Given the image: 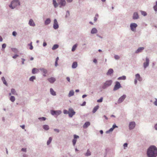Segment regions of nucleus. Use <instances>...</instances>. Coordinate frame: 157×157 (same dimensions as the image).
Listing matches in <instances>:
<instances>
[{
  "label": "nucleus",
  "mask_w": 157,
  "mask_h": 157,
  "mask_svg": "<svg viewBox=\"0 0 157 157\" xmlns=\"http://www.w3.org/2000/svg\"><path fill=\"white\" fill-rule=\"evenodd\" d=\"M12 51L15 52H17V49L15 48H13L12 49Z\"/></svg>",
  "instance_id": "55"
},
{
  "label": "nucleus",
  "mask_w": 157,
  "mask_h": 157,
  "mask_svg": "<svg viewBox=\"0 0 157 157\" xmlns=\"http://www.w3.org/2000/svg\"><path fill=\"white\" fill-rule=\"evenodd\" d=\"M22 61V64H24V61H25V59L23 58H21Z\"/></svg>",
  "instance_id": "59"
},
{
  "label": "nucleus",
  "mask_w": 157,
  "mask_h": 157,
  "mask_svg": "<svg viewBox=\"0 0 157 157\" xmlns=\"http://www.w3.org/2000/svg\"><path fill=\"white\" fill-rule=\"evenodd\" d=\"M126 97V96L125 94L123 95L118 100L117 102L118 103L120 104L122 102L124 99Z\"/></svg>",
  "instance_id": "10"
},
{
  "label": "nucleus",
  "mask_w": 157,
  "mask_h": 157,
  "mask_svg": "<svg viewBox=\"0 0 157 157\" xmlns=\"http://www.w3.org/2000/svg\"><path fill=\"white\" fill-rule=\"evenodd\" d=\"M57 1L59 5L60 8L64 7L66 5V2L65 0H57Z\"/></svg>",
  "instance_id": "5"
},
{
  "label": "nucleus",
  "mask_w": 157,
  "mask_h": 157,
  "mask_svg": "<svg viewBox=\"0 0 157 157\" xmlns=\"http://www.w3.org/2000/svg\"><path fill=\"white\" fill-rule=\"evenodd\" d=\"M74 90H71L69 91V92L68 94V97H70L74 95Z\"/></svg>",
  "instance_id": "24"
},
{
  "label": "nucleus",
  "mask_w": 157,
  "mask_h": 157,
  "mask_svg": "<svg viewBox=\"0 0 157 157\" xmlns=\"http://www.w3.org/2000/svg\"><path fill=\"white\" fill-rule=\"evenodd\" d=\"M114 57V58L116 60L119 59L120 58V57L119 56L117 55H115Z\"/></svg>",
  "instance_id": "44"
},
{
  "label": "nucleus",
  "mask_w": 157,
  "mask_h": 157,
  "mask_svg": "<svg viewBox=\"0 0 157 157\" xmlns=\"http://www.w3.org/2000/svg\"><path fill=\"white\" fill-rule=\"evenodd\" d=\"M47 43L46 42H44L43 43V46L44 47H45L47 45Z\"/></svg>",
  "instance_id": "60"
},
{
  "label": "nucleus",
  "mask_w": 157,
  "mask_h": 157,
  "mask_svg": "<svg viewBox=\"0 0 157 157\" xmlns=\"http://www.w3.org/2000/svg\"><path fill=\"white\" fill-rule=\"evenodd\" d=\"M117 127L118 126H117L115 124H113V125L112 126V127L110 129H109V130L106 131V133H108L110 132H112L115 128Z\"/></svg>",
  "instance_id": "13"
},
{
  "label": "nucleus",
  "mask_w": 157,
  "mask_h": 157,
  "mask_svg": "<svg viewBox=\"0 0 157 157\" xmlns=\"http://www.w3.org/2000/svg\"><path fill=\"white\" fill-rule=\"evenodd\" d=\"M113 83L112 80H106L103 82L101 86V88L103 89H106L108 87L110 86Z\"/></svg>",
  "instance_id": "2"
},
{
  "label": "nucleus",
  "mask_w": 157,
  "mask_h": 157,
  "mask_svg": "<svg viewBox=\"0 0 157 157\" xmlns=\"http://www.w3.org/2000/svg\"><path fill=\"white\" fill-rule=\"evenodd\" d=\"M77 63L76 62H74L72 63V68L73 69L77 67Z\"/></svg>",
  "instance_id": "25"
},
{
  "label": "nucleus",
  "mask_w": 157,
  "mask_h": 157,
  "mask_svg": "<svg viewBox=\"0 0 157 157\" xmlns=\"http://www.w3.org/2000/svg\"><path fill=\"white\" fill-rule=\"evenodd\" d=\"M75 113L74 109L72 108H70L69 109L68 115L69 117H72Z\"/></svg>",
  "instance_id": "7"
},
{
  "label": "nucleus",
  "mask_w": 157,
  "mask_h": 157,
  "mask_svg": "<svg viewBox=\"0 0 157 157\" xmlns=\"http://www.w3.org/2000/svg\"><path fill=\"white\" fill-rule=\"evenodd\" d=\"M66 79H67V81H68L69 82H70V78H69V77H67L66 78Z\"/></svg>",
  "instance_id": "63"
},
{
  "label": "nucleus",
  "mask_w": 157,
  "mask_h": 157,
  "mask_svg": "<svg viewBox=\"0 0 157 157\" xmlns=\"http://www.w3.org/2000/svg\"><path fill=\"white\" fill-rule=\"evenodd\" d=\"M32 42H31L29 44H28V45L29 46V49L31 50H32L33 49V47L32 45Z\"/></svg>",
  "instance_id": "38"
},
{
  "label": "nucleus",
  "mask_w": 157,
  "mask_h": 157,
  "mask_svg": "<svg viewBox=\"0 0 157 157\" xmlns=\"http://www.w3.org/2000/svg\"><path fill=\"white\" fill-rule=\"evenodd\" d=\"M6 44L4 43V44H3L2 45V49H4L6 48Z\"/></svg>",
  "instance_id": "47"
},
{
  "label": "nucleus",
  "mask_w": 157,
  "mask_h": 157,
  "mask_svg": "<svg viewBox=\"0 0 157 157\" xmlns=\"http://www.w3.org/2000/svg\"><path fill=\"white\" fill-rule=\"evenodd\" d=\"M137 26V25L136 23H132L130 26L131 29L132 31H134L136 30V28Z\"/></svg>",
  "instance_id": "8"
},
{
  "label": "nucleus",
  "mask_w": 157,
  "mask_h": 157,
  "mask_svg": "<svg viewBox=\"0 0 157 157\" xmlns=\"http://www.w3.org/2000/svg\"><path fill=\"white\" fill-rule=\"evenodd\" d=\"M147 154L148 157H156L157 148L154 145L150 146L147 149Z\"/></svg>",
  "instance_id": "1"
},
{
  "label": "nucleus",
  "mask_w": 157,
  "mask_h": 157,
  "mask_svg": "<svg viewBox=\"0 0 157 157\" xmlns=\"http://www.w3.org/2000/svg\"><path fill=\"white\" fill-rule=\"evenodd\" d=\"M74 139H76L79 138V136H77L76 135H74Z\"/></svg>",
  "instance_id": "49"
},
{
  "label": "nucleus",
  "mask_w": 157,
  "mask_h": 157,
  "mask_svg": "<svg viewBox=\"0 0 157 157\" xmlns=\"http://www.w3.org/2000/svg\"><path fill=\"white\" fill-rule=\"evenodd\" d=\"M18 56H19L17 54H15L14 56H13L12 57L13 59H15V58H17V57H18Z\"/></svg>",
  "instance_id": "56"
},
{
  "label": "nucleus",
  "mask_w": 157,
  "mask_h": 157,
  "mask_svg": "<svg viewBox=\"0 0 157 157\" xmlns=\"http://www.w3.org/2000/svg\"><path fill=\"white\" fill-rule=\"evenodd\" d=\"M113 72V69L110 68L108 70V72L106 73V75H111Z\"/></svg>",
  "instance_id": "16"
},
{
  "label": "nucleus",
  "mask_w": 157,
  "mask_h": 157,
  "mask_svg": "<svg viewBox=\"0 0 157 157\" xmlns=\"http://www.w3.org/2000/svg\"><path fill=\"white\" fill-rule=\"evenodd\" d=\"M20 2L18 0H14L11 2L10 4L9 5V7L11 9H13L17 6L20 5Z\"/></svg>",
  "instance_id": "3"
},
{
  "label": "nucleus",
  "mask_w": 157,
  "mask_h": 157,
  "mask_svg": "<svg viewBox=\"0 0 157 157\" xmlns=\"http://www.w3.org/2000/svg\"><path fill=\"white\" fill-rule=\"evenodd\" d=\"M155 101L154 102V104L156 106H157V99L156 98H155Z\"/></svg>",
  "instance_id": "53"
},
{
  "label": "nucleus",
  "mask_w": 157,
  "mask_h": 157,
  "mask_svg": "<svg viewBox=\"0 0 157 157\" xmlns=\"http://www.w3.org/2000/svg\"><path fill=\"white\" fill-rule=\"evenodd\" d=\"M54 131L58 133L60 131L59 129L56 128L54 129Z\"/></svg>",
  "instance_id": "54"
},
{
  "label": "nucleus",
  "mask_w": 157,
  "mask_h": 157,
  "mask_svg": "<svg viewBox=\"0 0 157 157\" xmlns=\"http://www.w3.org/2000/svg\"><path fill=\"white\" fill-rule=\"evenodd\" d=\"M136 79L138 80L139 81H142V78L140 76L139 74H137L135 75Z\"/></svg>",
  "instance_id": "18"
},
{
  "label": "nucleus",
  "mask_w": 157,
  "mask_h": 157,
  "mask_svg": "<svg viewBox=\"0 0 157 157\" xmlns=\"http://www.w3.org/2000/svg\"><path fill=\"white\" fill-rule=\"evenodd\" d=\"M128 144L127 143H125L123 145V146L124 148L125 149V147H127L128 146Z\"/></svg>",
  "instance_id": "52"
},
{
  "label": "nucleus",
  "mask_w": 157,
  "mask_h": 157,
  "mask_svg": "<svg viewBox=\"0 0 157 157\" xmlns=\"http://www.w3.org/2000/svg\"><path fill=\"white\" fill-rule=\"evenodd\" d=\"M36 79V77L35 76H32L29 79V80L30 81L33 82L34 80Z\"/></svg>",
  "instance_id": "39"
},
{
  "label": "nucleus",
  "mask_w": 157,
  "mask_h": 157,
  "mask_svg": "<svg viewBox=\"0 0 157 157\" xmlns=\"http://www.w3.org/2000/svg\"><path fill=\"white\" fill-rule=\"evenodd\" d=\"M153 8L154 10L156 12L157 11V6L156 5H155V6H154Z\"/></svg>",
  "instance_id": "50"
},
{
  "label": "nucleus",
  "mask_w": 157,
  "mask_h": 157,
  "mask_svg": "<svg viewBox=\"0 0 157 157\" xmlns=\"http://www.w3.org/2000/svg\"><path fill=\"white\" fill-rule=\"evenodd\" d=\"M3 82V83L6 86H7L8 84L6 81L5 78L4 77H2L1 78Z\"/></svg>",
  "instance_id": "30"
},
{
  "label": "nucleus",
  "mask_w": 157,
  "mask_h": 157,
  "mask_svg": "<svg viewBox=\"0 0 157 157\" xmlns=\"http://www.w3.org/2000/svg\"><path fill=\"white\" fill-rule=\"evenodd\" d=\"M10 100L12 102H13L15 101V98L14 96H11L10 98Z\"/></svg>",
  "instance_id": "36"
},
{
  "label": "nucleus",
  "mask_w": 157,
  "mask_h": 157,
  "mask_svg": "<svg viewBox=\"0 0 157 157\" xmlns=\"http://www.w3.org/2000/svg\"><path fill=\"white\" fill-rule=\"evenodd\" d=\"M103 100V98L102 97H101L100 99L97 100V102H101Z\"/></svg>",
  "instance_id": "43"
},
{
  "label": "nucleus",
  "mask_w": 157,
  "mask_h": 157,
  "mask_svg": "<svg viewBox=\"0 0 157 157\" xmlns=\"http://www.w3.org/2000/svg\"><path fill=\"white\" fill-rule=\"evenodd\" d=\"M40 71H42L45 74H47L48 72L47 70L46 69H44V68H40Z\"/></svg>",
  "instance_id": "28"
},
{
  "label": "nucleus",
  "mask_w": 157,
  "mask_h": 157,
  "mask_svg": "<svg viewBox=\"0 0 157 157\" xmlns=\"http://www.w3.org/2000/svg\"><path fill=\"white\" fill-rule=\"evenodd\" d=\"M149 63V58L147 57L146 58V62H144L143 63L144 67V69L146 68L148 66Z\"/></svg>",
  "instance_id": "9"
},
{
  "label": "nucleus",
  "mask_w": 157,
  "mask_h": 157,
  "mask_svg": "<svg viewBox=\"0 0 157 157\" xmlns=\"http://www.w3.org/2000/svg\"><path fill=\"white\" fill-rule=\"evenodd\" d=\"M136 124L135 122H130L129 124V129L130 130L133 129L135 126Z\"/></svg>",
  "instance_id": "12"
},
{
  "label": "nucleus",
  "mask_w": 157,
  "mask_h": 157,
  "mask_svg": "<svg viewBox=\"0 0 157 157\" xmlns=\"http://www.w3.org/2000/svg\"><path fill=\"white\" fill-rule=\"evenodd\" d=\"M29 25L32 26H34L35 25V23L32 19H30L29 22Z\"/></svg>",
  "instance_id": "19"
},
{
  "label": "nucleus",
  "mask_w": 157,
  "mask_h": 157,
  "mask_svg": "<svg viewBox=\"0 0 157 157\" xmlns=\"http://www.w3.org/2000/svg\"><path fill=\"white\" fill-rule=\"evenodd\" d=\"M38 119L40 121H44L46 120V118L44 117H39Z\"/></svg>",
  "instance_id": "42"
},
{
  "label": "nucleus",
  "mask_w": 157,
  "mask_h": 157,
  "mask_svg": "<svg viewBox=\"0 0 157 157\" xmlns=\"http://www.w3.org/2000/svg\"><path fill=\"white\" fill-rule=\"evenodd\" d=\"M59 26L57 20L55 19L54 20L53 27L55 29H57L59 28Z\"/></svg>",
  "instance_id": "11"
},
{
  "label": "nucleus",
  "mask_w": 157,
  "mask_h": 157,
  "mask_svg": "<svg viewBox=\"0 0 157 157\" xmlns=\"http://www.w3.org/2000/svg\"><path fill=\"white\" fill-rule=\"evenodd\" d=\"M36 70L38 71V70L36 68H33L32 70V73L33 74H35L37 73L36 72Z\"/></svg>",
  "instance_id": "41"
},
{
  "label": "nucleus",
  "mask_w": 157,
  "mask_h": 157,
  "mask_svg": "<svg viewBox=\"0 0 157 157\" xmlns=\"http://www.w3.org/2000/svg\"><path fill=\"white\" fill-rule=\"evenodd\" d=\"M76 141H77L75 139H73L72 142L73 145L74 146L76 142Z\"/></svg>",
  "instance_id": "45"
},
{
  "label": "nucleus",
  "mask_w": 157,
  "mask_h": 157,
  "mask_svg": "<svg viewBox=\"0 0 157 157\" xmlns=\"http://www.w3.org/2000/svg\"><path fill=\"white\" fill-rule=\"evenodd\" d=\"M11 92L12 94L14 95H17V93L15 90L13 88H12L11 89Z\"/></svg>",
  "instance_id": "31"
},
{
  "label": "nucleus",
  "mask_w": 157,
  "mask_h": 157,
  "mask_svg": "<svg viewBox=\"0 0 157 157\" xmlns=\"http://www.w3.org/2000/svg\"><path fill=\"white\" fill-rule=\"evenodd\" d=\"M90 125V123L89 121L86 122L83 126V127L84 128H87Z\"/></svg>",
  "instance_id": "20"
},
{
  "label": "nucleus",
  "mask_w": 157,
  "mask_h": 157,
  "mask_svg": "<svg viewBox=\"0 0 157 157\" xmlns=\"http://www.w3.org/2000/svg\"><path fill=\"white\" fill-rule=\"evenodd\" d=\"M99 108V106L98 105H97L95 106L93 109L92 112L93 113H95L96 111Z\"/></svg>",
  "instance_id": "29"
},
{
  "label": "nucleus",
  "mask_w": 157,
  "mask_h": 157,
  "mask_svg": "<svg viewBox=\"0 0 157 157\" xmlns=\"http://www.w3.org/2000/svg\"><path fill=\"white\" fill-rule=\"evenodd\" d=\"M70 15V13L69 12L68 10H67L66 12V14L65 16L66 17H68Z\"/></svg>",
  "instance_id": "48"
},
{
  "label": "nucleus",
  "mask_w": 157,
  "mask_h": 157,
  "mask_svg": "<svg viewBox=\"0 0 157 157\" xmlns=\"http://www.w3.org/2000/svg\"><path fill=\"white\" fill-rule=\"evenodd\" d=\"M97 32H98L97 30L95 28H92L91 31V33L92 34H94L96 33H97Z\"/></svg>",
  "instance_id": "21"
},
{
  "label": "nucleus",
  "mask_w": 157,
  "mask_h": 157,
  "mask_svg": "<svg viewBox=\"0 0 157 157\" xmlns=\"http://www.w3.org/2000/svg\"><path fill=\"white\" fill-rule=\"evenodd\" d=\"M77 45H78L77 44H75L73 46L72 49H71L72 51L74 52L76 48H77Z\"/></svg>",
  "instance_id": "34"
},
{
  "label": "nucleus",
  "mask_w": 157,
  "mask_h": 157,
  "mask_svg": "<svg viewBox=\"0 0 157 157\" xmlns=\"http://www.w3.org/2000/svg\"><path fill=\"white\" fill-rule=\"evenodd\" d=\"M63 112L64 114H68L69 110L68 111L66 109H64L63 110Z\"/></svg>",
  "instance_id": "46"
},
{
  "label": "nucleus",
  "mask_w": 157,
  "mask_h": 157,
  "mask_svg": "<svg viewBox=\"0 0 157 157\" xmlns=\"http://www.w3.org/2000/svg\"><path fill=\"white\" fill-rule=\"evenodd\" d=\"M139 18V16L138 13L137 12H134L133 15L132 19L133 20H136Z\"/></svg>",
  "instance_id": "15"
},
{
  "label": "nucleus",
  "mask_w": 157,
  "mask_h": 157,
  "mask_svg": "<svg viewBox=\"0 0 157 157\" xmlns=\"http://www.w3.org/2000/svg\"><path fill=\"white\" fill-rule=\"evenodd\" d=\"M21 151H22L26 152V149L25 148H22L21 149Z\"/></svg>",
  "instance_id": "57"
},
{
  "label": "nucleus",
  "mask_w": 157,
  "mask_h": 157,
  "mask_svg": "<svg viewBox=\"0 0 157 157\" xmlns=\"http://www.w3.org/2000/svg\"><path fill=\"white\" fill-rule=\"evenodd\" d=\"M51 21L50 18H47L45 21L44 24L45 25H47L50 23Z\"/></svg>",
  "instance_id": "23"
},
{
  "label": "nucleus",
  "mask_w": 157,
  "mask_h": 157,
  "mask_svg": "<svg viewBox=\"0 0 157 157\" xmlns=\"http://www.w3.org/2000/svg\"><path fill=\"white\" fill-rule=\"evenodd\" d=\"M17 34V33L15 31H13L12 33V35L13 36H16Z\"/></svg>",
  "instance_id": "51"
},
{
  "label": "nucleus",
  "mask_w": 157,
  "mask_h": 157,
  "mask_svg": "<svg viewBox=\"0 0 157 157\" xmlns=\"http://www.w3.org/2000/svg\"><path fill=\"white\" fill-rule=\"evenodd\" d=\"M52 138L51 137H49L48 140L47 141V144L48 145L52 142Z\"/></svg>",
  "instance_id": "33"
},
{
  "label": "nucleus",
  "mask_w": 157,
  "mask_h": 157,
  "mask_svg": "<svg viewBox=\"0 0 157 157\" xmlns=\"http://www.w3.org/2000/svg\"><path fill=\"white\" fill-rule=\"evenodd\" d=\"M53 2V4L54 5V7L55 8H56L57 7L58 5L59 4L56 1V0H53L52 1Z\"/></svg>",
  "instance_id": "22"
},
{
  "label": "nucleus",
  "mask_w": 157,
  "mask_h": 157,
  "mask_svg": "<svg viewBox=\"0 0 157 157\" xmlns=\"http://www.w3.org/2000/svg\"><path fill=\"white\" fill-rule=\"evenodd\" d=\"M43 128L45 130L47 131L49 129V127L48 125H44L43 126Z\"/></svg>",
  "instance_id": "27"
},
{
  "label": "nucleus",
  "mask_w": 157,
  "mask_h": 157,
  "mask_svg": "<svg viewBox=\"0 0 157 157\" xmlns=\"http://www.w3.org/2000/svg\"><path fill=\"white\" fill-rule=\"evenodd\" d=\"M58 65V62H57L56 61H55V66H56V67Z\"/></svg>",
  "instance_id": "62"
},
{
  "label": "nucleus",
  "mask_w": 157,
  "mask_h": 157,
  "mask_svg": "<svg viewBox=\"0 0 157 157\" xmlns=\"http://www.w3.org/2000/svg\"><path fill=\"white\" fill-rule=\"evenodd\" d=\"M48 81L51 83H53L56 80L55 78L54 77H51L48 79Z\"/></svg>",
  "instance_id": "17"
},
{
  "label": "nucleus",
  "mask_w": 157,
  "mask_h": 157,
  "mask_svg": "<svg viewBox=\"0 0 157 157\" xmlns=\"http://www.w3.org/2000/svg\"><path fill=\"white\" fill-rule=\"evenodd\" d=\"M62 112L61 110H52L51 111V113L52 115H56L58 116Z\"/></svg>",
  "instance_id": "6"
},
{
  "label": "nucleus",
  "mask_w": 157,
  "mask_h": 157,
  "mask_svg": "<svg viewBox=\"0 0 157 157\" xmlns=\"http://www.w3.org/2000/svg\"><path fill=\"white\" fill-rule=\"evenodd\" d=\"M91 153L90 152V151L89 149H88L87 151L86 152L85 154V155L86 156H89L91 155Z\"/></svg>",
  "instance_id": "35"
},
{
  "label": "nucleus",
  "mask_w": 157,
  "mask_h": 157,
  "mask_svg": "<svg viewBox=\"0 0 157 157\" xmlns=\"http://www.w3.org/2000/svg\"><path fill=\"white\" fill-rule=\"evenodd\" d=\"M86 102L84 101L83 103L81 105L82 106H84L86 105Z\"/></svg>",
  "instance_id": "58"
},
{
  "label": "nucleus",
  "mask_w": 157,
  "mask_h": 157,
  "mask_svg": "<svg viewBox=\"0 0 157 157\" xmlns=\"http://www.w3.org/2000/svg\"><path fill=\"white\" fill-rule=\"evenodd\" d=\"M140 12H141V14L142 15H143L144 16H145L147 15V13L146 12L142 10Z\"/></svg>",
  "instance_id": "40"
},
{
  "label": "nucleus",
  "mask_w": 157,
  "mask_h": 157,
  "mask_svg": "<svg viewBox=\"0 0 157 157\" xmlns=\"http://www.w3.org/2000/svg\"><path fill=\"white\" fill-rule=\"evenodd\" d=\"M118 80H125L126 79V77L125 76H123L119 77L118 78Z\"/></svg>",
  "instance_id": "37"
},
{
  "label": "nucleus",
  "mask_w": 157,
  "mask_h": 157,
  "mask_svg": "<svg viewBox=\"0 0 157 157\" xmlns=\"http://www.w3.org/2000/svg\"><path fill=\"white\" fill-rule=\"evenodd\" d=\"M59 47V46L57 44H54L53 47L52 48V50H55L57 49Z\"/></svg>",
  "instance_id": "32"
},
{
  "label": "nucleus",
  "mask_w": 157,
  "mask_h": 157,
  "mask_svg": "<svg viewBox=\"0 0 157 157\" xmlns=\"http://www.w3.org/2000/svg\"><path fill=\"white\" fill-rule=\"evenodd\" d=\"M121 87L122 86L120 82L118 81H116L113 88V90L114 91H116L121 88Z\"/></svg>",
  "instance_id": "4"
},
{
  "label": "nucleus",
  "mask_w": 157,
  "mask_h": 157,
  "mask_svg": "<svg viewBox=\"0 0 157 157\" xmlns=\"http://www.w3.org/2000/svg\"><path fill=\"white\" fill-rule=\"evenodd\" d=\"M154 127L155 129L157 130V124L155 125Z\"/></svg>",
  "instance_id": "64"
},
{
  "label": "nucleus",
  "mask_w": 157,
  "mask_h": 157,
  "mask_svg": "<svg viewBox=\"0 0 157 157\" xmlns=\"http://www.w3.org/2000/svg\"><path fill=\"white\" fill-rule=\"evenodd\" d=\"M93 62L95 63H97V60L96 59H94L93 60Z\"/></svg>",
  "instance_id": "61"
},
{
  "label": "nucleus",
  "mask_w": 157,
  "mask_h": 157,
  "mask_svg": "<svg viewBox=\"0 0 157 157\" xmlns=\"http://www.w3.org/2000/svg\"><path fill=\"white\" fill-rule=\"evenodd\" d=\"M144 49V47H139L135 52V53L138 54L142 52V51Z\"/></svg>",
  "instance_id": "14"
},
{
  "label": "nucleus",
  "mask_w": 157,
  "mask_h": 157,
  "mask_svg": "<svg viewBox=\"0 0 157 157\" xmlns=\"http://www.w3.org/2000/svg\"><path fill=\"white\" fill-rule=\"evenodd\" d=\"M50 92L51 94L53 96H55L56 95V92L52 88H51L50 89Z\"/></svg>",
  "instance_id": "26"
}]
</instances>
